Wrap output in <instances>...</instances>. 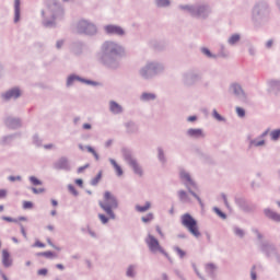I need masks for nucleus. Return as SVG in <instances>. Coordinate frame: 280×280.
<instances>
[{
	"label": "nucleus",
	"mask_w": 280,
	"mask_h": 280,
	"mask_svg": "<svg viewBox=\"0 0 280 280\" xmlns=\"http://www.w3.org/2000/svg\"><path fill=\"white\" fill-rule=\"evenodd\" d=\"M100 207L105 211V213H107V215H109V218H112V220H115L113 209H117V207H119L115 195H113L110 191H105L104 201H100Z\"/></svg>",
	"instance_id": "f257e3e1"
},
{
	"label": "nucleus",
	"mask_w": 280,
	"mask_h": 280,
	"mask_svg": "<svg viewBox=\"0 0 280 280\" xmlns=\"http://www.w3.org/2000/svg\"><path fill=\"white\" fill-rule=\"evenodd\" d=\"M182 224L187 231L194 235V237H200V229L198 228V221L189 213L182 215Z\"/></svg>",
	"instance_id": "f03ea898"
},
{
	"label": "nucleus",
	"mask_w": 280,
	"mask_h": 280,
	"mask_svg": "<svg viewBox=\"0 0 280 280\" xmlns=\"http://www.w3.org/2000/svg\"><path fill=\"white\" fill-rule=\"evenodd\" d=\"M147 246L151 250V253H161L166 257V259H170V254L163 249V246H161V243H159V240L154 237L153 235L149 234L148 237L145 238Z\"/></svg>",
	"instance_id": "7ed1b4c3"
},
{
	"label": "nucleus",
	"mask_w": 280,
	"mask_h": 280,
	"mask_svg": "<svg viewBox=\"0 0 280 280\" xmlns=\"http://www.w3.org/2000/svg\"><path fill=\"white\" fill-rule=\"evenodd\" d=\"M78 31L79 34H86L88 36H93V34L97 33V27L95 26V24L82 20L78 24Z\"/></svg>",
	"instance_id": "20e7f679"
},
{
	"label": "nucleus",
	"mask_w": 280,
	"mask_h": 280,
	"mask_svg": "<svg viewBox=\"0 0 280 280\" xmlns=\"http://www.w3.org/2000/svg\"><path fill=\"white\" fill-rule=\"evenodd\" d=\"M105 51H109L110 54H120L121 51V47L117 46V44L113 43V42H106L103 45Z\"/></svg>",
	"instance_id": "39448f33"
},
{
	"label": "nucleus",
	"mask_w": 280,
	"mask_h": 280,
	"mask_svg": "<svg viewBox=\"0 0 280 280\" xmlns=\"http://www.w3.org/2000/svg\"><path fill=\"white\" fill-rule=\"evenodd\" d=\"M105 32L107 34H116L117 36H124V28L117 25H107L105 26Z\"/></svg>",
	"instance_id": "423d86ee"
},
{
	"label": "nucleus",
	"mask_w": 280,
	"mask_h": 280,
	"mask_svg": "<svg viewBox=\"0 0 280 280\" xmlns=\"http://www.w3.org/2000/svg\"><path fill=\"white\" fill-rule=\"evenodd\" d=\"M2 264L4 268H10V266H12V258L10 257V252H8V249L2 250Z\"/></svg>",
	"instance_id": "0eeeda50"
},
{
	"label": "nucleus",
	"mask_w": 280,
	"mask_h": 280,
	"mask_svg": "<svg viewBox=\"0 0 280 280\" xmlns=\"http://www.w3.org/2000/svg\"><path fill=\"white\" fill-rule=\"evenodd\" d=\"M4 100H16V97H21V90L13 89L7 93L3 94Z\"/></svg>",
	"instance_id": "6e6552de"
},
{
	"label": "nucleus",
	"mask_w": 280,
	"mask_h": 280,
	"mask_svg": "<svg viewBox=\"0 0 280 280\" xmlns=\"http://www.w3.org/2000/svg\"><path fill=\"white\" fill-rule=\"evenodd\" d=\"M129 165L132 167L135 174H138V176H143V170H141V166H139L137 161L129 160Z\"/></svg>",
	"instance_id": "1a4fd4ad"
},
{
	"label": "nucleus",
	"mask_w": 280,
	"mask_h": 280,
	"mask_svg": "<svg viewBox=\"0 0 280 280\" xmlns=\"http://www.w3.org/2000/svg\"><path fill=\"white\" fill-rule=\"evenodd\" d=\"M14 10H15L14 22L19 23V20L21 19V0H14Z\"/></svg>",
	"instance_id": "9d476101"
},
{
	"label": "nucleus",
	"mask_w": 280,
	"mask_h": 280,
	"mask_svg": "<svg viewBox=\"0 0 280 280\" xmlns=\"http://www.w3.org/2000/svg\"><path fill=\"white\" fill-rule=\"evenodd\" d=\"M4 222H13L14 224H19V222H27L26 217H20L18 219H13L12 217H2Z\"/></svg>",
	"instance_id": "9b49d317"
},
{
	"label": "nucleus",
	"mask_w": 280,
	"mask_h": 280,
	"mask_svg": "<svg viewBox=\"0 0 280 280\" xmlns=\"http://www.w3.org/2000/svg\"><path fill=\"white\" fill-rule=\"evenodd\" d=\"M188 135L195 137V139H202V137H205L202 129H189Z\"/></svg>",
	"instance_id": "f8f14e48"
},
{
	"label": "nucleus",
	"mask_w": 280,
	"mask_h": 280,
	"mask_svg": "<svg viewBox=\"0 0 280 280\" xmlns=\"http://www.w3.org/2000/svg\"><path fill=\"white\" fill-rule=\"evenodd\" d=\"M180 179L186 184V185H195L194 180H191V176H189V173H186L185 171L180 172Z\"/></svg>",
	"instance_id": "ddd939ff"
},
{
	"label": "nucleus",
	"mask_w": 280,
	"mask_h": 280,
	"mask_svg": "<svg viewBox=\"0 0 280 280\" xmlns=\"http://www.w3.org/2000/svg\"><path fill=\"white\" fill-rule=\"evenodd\" d=\"M109 162L112 163L117 176H124V170H121V166H119V164H117L113 159H110Z\"/></svg>",
	"instance_id": "4468645a"
},
{
	"label": "nucleus",
	"mask_w": 280,
	"mask_h": 280,
	"mask_svg": "<svg viewBox=\"0 0 280 280\" xmlns=\"http://www.w3.org/2000/svg\"><path fill=\"white\" fill-rule=\"evenodd\" d=\"M68 167H69V162L65 158L60 159L59 162L57 163L58 170H68Z\"/></svg>",
	"instance_id": "2eb2a0df"
},
{
	"label": "nucleus",
	"mask_w": 280,
	"mask_h": 280,
	"mask_svg": "<svg viewBox=\"0 0 280 280\" xmlns=\"http://www.w3.org/2000/svg\"><path fill=\"white\" fill-rule=\"evenodd\" d=\"M109 108H110L112 113H115L116 115H119V113H121L120 105L115 102H110Z\"/></svg>",
	"instance_id": "dca6fc26"
},
{
	"label": "nucleus",
	"mask_w": 280,
	"mask_h": 280,
	"mask_svg": "<svg viewBox=\"0 0 280 280\" xmlns=\"http://www.w3.org/2000/svg\"><path fill=\"white\" fill-rule=\"evenodd\" d=\"M37 257H46V259H54V257H56V254H54L52 252H40L37 253Z\"/></svg>",
	"instance_id": "f3484780"
},
{
	"label": "nucleus",
	"mask_w": 280,
	"mask_h": 280,
	"mask_svg": "<svg viewBox=\"0 0 280 280\" xmlns=\"http://www.w3.org/2000/svg\"><path fill=\"white\" fill-rule=\"evenodd\" d=\"M150 207H152V205L150 203V201H147L144 206H137L136 209L140 213H145V211H148Z\"/></svg>",
	"instance_id": "a211bd4d"
},
{
	"label": "nucleus",
	"mask_w": 280,
	"mask_h": 280,
	"mask_svg": "<svg viewBox=\"0 0 280 280\" xmlns=\"http://www.w3.org/2000/svg\"><path fill=\"white\" fill-rule=\"evenodd\" d=\"M179 199L182 200V202H191V199H189V195H187L185 192V190H180L178 192Z\"/></svg>",
	"instance_id": "6ab92c4d"
},
{
	"label": "nucleus",
	"mask_w": 280,
	"mask_h": 280,
	"mask_svg": "<svg viewBox=\"0 0 280 280\" xmlns=\"http://www.w3.org/2000/svg\"><path fill=\"white\" fill-rule=\"evenodd\" d=\"M232 90L234 95H242V86H240L238 84H233L232 85Z\"/></svg>",
	"instance_id": "aec40b11"
},
{
	"label": "nucleus",
	"mask_w": 280,
	"mask_h": 280,
	"mask_svg": "<svg viewBox=\"0 0 280 280\" xmlns=\"http://www.w3.org/2000/svg\"><path fill=\"white\" fill-rule=\"evenodd\" d=\"M270 137L273 141H277V139H279V137H280V129H276V130L271 131Z\"/></svg>",
	"instance_id": "412c9836"
},
{
	"label": "nucleus",
	"mask_w": 280,
	"mask_h": 280,
	"mask_svg": "<svg viewBox=\"0 0 280 280\" xmlns=\"http://www.w3.org/2000/svg\"><path fill=\"white\" fill-rule=\"evenodd\" d=\"M238 40H240V35L234 34L230 37L229 43L230 45H235V43H238Z\"/></svg>",
	"instance_id": "4be33fe9"
},
{
	"label": "nucleus",
	"mask_w": 280,
	"mask_h": 280,
	"mask_svg": "<svg viewBox=\"0 0 280 280\" xmlns=\"http://www.w3.org/2000/svg\"><path fill=\"white\" fill-rule=\"evenodd\" d=\"M152 220H154V214H152V213H149V214L142 217V222H144L145 224L148 222H152Z\"/></svg>",
	"instance_id": "5701e85b"
},
{
	"label": "nucleus",
	"mask_w": 280,
	"mask_h": 280,
	"mask_svg": "<svg viewBox=\"0 0 280 280\" xmlns=\"http://www.w3.org/2000/svg\"><path fill=\"white\" fill-rule=\"evenodd\" d=\"M100 180H102V172H100L91 182V185L95 186L97 185V183H100Z\"/></svg>",
	"instance_id": "b1692460"
},
{
	"label": "nucleus",
	"mask_w": 280,
	"mask_h": 280,
	"mask_svg": "<svg viewBox=\"0 0 280 280\" xmlns=\"http://www.w3.org/2000/svg\"><path fill=\"white\" fill-rule=\"evenodd\" d=\"M156 96L154 94H150V93H144L142 94V100H144L145 102L150 101V100H154Z\"/></svg>",
	"instance_id": "393cba45"
},
{
	"label": "nucleus",
	"mask_w": 280,
	"mask_h": 280,
	"mask_svg": "<svg viewBox=\"0 0 280 280\" xmlns=\"http://www.w3.org/2000/svg\"><path fill=\"white\" fill-rule=\"evenodd\" d=\"M156 4L160 8H165L166 5H170V0H156Z\"/></svg>",
	"instance_id": "a878e982"
},
{
	"label": "nucleus",
	"mask_w": 280,
	"mask_h": 280,
	"mask_svg": "<svg viewBox=\"0 0 280 280\" xmlns=\"http://www.w3.org/2000/svg\"><path fill=\"white\" fill-rule=\"evenodd\" d=\"M86 150H88V152H91V154H93V156L95 158L96 161H100V155L97 154V152H95V149L88 147Z\"/></svg>",
	"instance_id": "bb28decb"
},
{
	"label": "nucleus",
	"mask_w": 280,
	"mask_h": 280,
	"mask_svg": "<svg viewBox=\"0 0 280 280\" xmlns=\"http://www.w3.org/2000/svg\"><path fill=\"white\" fill-rule=\"evenodd\" d=\"M34 203L32 201H23V209H33Z\"/></svg>",
	"instance_id": "cd10ccee"
},
{
	"label": "nucleus",
	"mask_w": 280,
	"mask_h": 280,
	"mask_svg": "<svg viewBox=\"0 0 280 280\" xmlns=\"http://www.w3.org/2000/svg\"><path fill=\"white\" fill-rule=\"evenodd\" d=\"M68 189H69L70 194H72L73 196H78V190L75 189V186L69 185Z\"/></svg>",
	"instance_id": "c85d7f7f"
},
{
	"label": "nucleus",
	"mask_w": 280,
	"mask_h": 280,
	"mask_svg": "<svg viewBox=\"0 0 280 280\" xmlns=\"http://www.w3.org/2000/svg\"><path fill=\"white\" fill-rule=\"evenodd\" d=\"M127 277H135V267H129L127 269Z\"/></svg>",
	"instance_id": "c756f323"
},
{
	"label": "nucleus",
	"mask_w": 280,
	"mask_h": 280,
	"mask_svg": "<svg viewBox=\"0 0 280 280\" xmlns=\"http://www.w3.org/2000/svg\"><path fill=\"white\" fill-rule=\"evenodd\" d=\"M214 211H215V213H217L220 218H222L223 220H226V214H224L223 212H221L220 209L214 208Z\"/></svg>",
	"instance_id": "7c9ffc66"
},
{
	"label": "nucleus",
	"mask_w": 280,
	"mask_h": 280,
	"mask_svg": "<svg viewBox=\"0 0 280 280\" xmlns=\"http://www.w3.org/2000/svg\"><path fill=\"white\" fill-rule=\"evenodd\" d=\"M47 272H48V270L47 269H39L38 271H37V275L39 276V277H47Z\"/></svg>",
	"instance_id": "2f4dec72"
},
{
	"label": "nucleus",
	"mask_w": 280,
	"mask_h": 280,
	"mask_svg": "<svg viewBox=\"0 0 280 280\" xmlns=\"http://www.w3.org/2000/svg\"><path fill=\"white\" fill-rule=\"evenodd\" d=\"M30 180L33 185H42L40 180L34 176H32Z\"/></svg>",
	"instance_id": "473e14b6"
},
{
	"label": "nucleus",
	"mask_w": 280,
	"mask_h": 280,
	"mask_svg": "<svg viewBox=\"0 0 280 280\" xmlns=\"http://www.w3.org/2000/svg\"><path fill=\"white\" fill-rule=\"evenodd\" d=\"M270 220H275V222H280V214H278L277 212H273L271 214V219Z\"/></svg>",
	"instance_id": "72a5a7b5"
},
{
	"label": "nucleus",
	"mask_w": 280,
	"mask_h": 280,
	"mask_svg": "<svg viewBox=\"0 0 280 280\" xmlns=\"http://www.w3.org/2000/svg\"><path fill=\"white\" fill-rule=\"evenodd\" d=\"M236 113H237L238 117H244V115H246V112L241 107L236 108Z\"/></svg>",
	"instance_id": "f704fd0d"
},
{
	"label": "nucleus",
	"mask_w": 280,
	"mask_h": 280,
	"mask_svg": "<svg viewBox=\"0 0 280 280\" xmlns=\"http://www.w3.org/2000/svg\"><path fill=\"white\" fill-rule=\"evenodd\" d=\"M33 246L35 248H45V243H40V241H36Z\"/></svg>",
	"instance_id": "c9c22d12"
},
{
	"label": "nucleus",
	"mask_w": 280,
	"mask_h": 280,
	"mask_svg": "<svg viewBox=\"0 0 280 280\" xmlns=\"http://www.w3.org/2000/svg\"><path fill=\"white\" fill-rule=\"evenodd\" d=\"M255 266L252 268V271H250V278L253 279V280H257V272L255 271Z\"/></svg>",
	"instance_id": "e433bc0d"
},
{
	"label": "nucleus",
	"mask_w": 280,
	"mask_h": 280,
	"mask_svg": "<svg viewBox=\"0 0 280 280\" xmlns=\"http://www.w3.org/2000/svg\"><path fill=\"white\" fill-rule=\"evenodd\" d=\"M98 218L103 224H106L108 222V218L104 214H98Z\"/></svg>",
	"instance_id": "4c0bfd02"
},
{
	"label": "nucleus",
	"mask_w": 280,
	"mask_h": 280,
	"mask_svg": "<svg viewBox=\"0 0 280 280\" xmlns=\"http://www.w3.org/2000/svg\"><path fill=\"white\" fill-rule=\"evenodd\" d=\"M8 196V190L5 189H0V200H3Z\"/></svg>",
	"instance_id": "58836bf2"
},
{
	"label": "nucleus",
	"mask_w": 280,
	"mask_h": 280,
	"mask_svg": "<svg viewBox=\"0 0 280 280\" xmlns=\"http://www.w3.org/2000/svg\"><path fill=\"white\" fill-rule=\"evenodd\" d=\"M234 233L235 235H238V237H244V231H242L241 229H235Z\"/></svg>",
	"instance_id": "ea45409f"
},
{
	"label": "nucleus",
	"mask_w": 280,
	"mask_h": 280,
	"mask_svg": "<svg viewBox=\"0 0 280 280\" xmlns=\"http://www.w3.org/2000/svg\"><path fill=\"white\" fill-rule=\"evenodd\" d=\"M213 117L217 118L218 121H222V119H223L222 116H220L218 114V110H215V109L213 110Z\"/></svg>",
	"instance_id": "a19ab883"
},
{
	"label": "nucleus",
	"mask_w": 280,
	"mask_h": 280,
	"mask_svg": "<svg viewBox=\"0 0 280 280\" xmlns=\"http://www.w3.org/2000/svg\"><path fill=\"white\" fill-rule=\"evenodd\" d=\"M275 212L272 211V210H270V209H267V210H265V215L267 217V218H272V214H273Z\"/></svg>",
	"instance_id": "79ce46f5"
},
{
	"label": "nucleus",
	"mask_w": 280,
	"mask_h": 280,
	"mask_svg": "<svg viewBox=\"0 0 280 280\" xmlns=\"http://www.w3.org/2000/svg\"><path fill=\"white\" fill-rule=\"evenodd\" d=\"M202 54L208 56V58H211L213 55H211V51L208 48H202Z\"/></svg>",
	"instance_id": "37998d69"
},
{
	"label": "nucleus",
	"mask_w": 280,
	"mask_h": 280,
	"mask_svg": "<svg viewBox=\"0 0 280 280\" xmlns=\"http://www.w3.org/2000/svg\"><path fill=\"white\" fill-rule=\"evenodd\" d=\"M207 270H209L210 272H213V270H215V265H213V264H208V265H207Z\"/></svg>",
	"instance_id": "c03bdc74"
},
{
	"label": "nucleus",
	"mask_w": 280,
	"mask_h": 280,
	"mask_svg": "<svg viewBox=\"0 0 280 280\" xmlns=\"http://www.w3.org/2000/svg\"><path fill=\"white\" fill-rule=\"evenodd\" d=\"M89 168V164L84 165V166H80L78 168V174H82V172H84V170Z\"/></svg>",
	"instance_id": "a18cd8bd"
},
{
	"label": "nucleus",
	"mask_w": 280,
	"mask_h": 280,
	"mask_svg": "<svg viewBox=\"0 0 280 280\" xmlns=\"http://www.w3.org/2000/svg\"><path fill=\"white\" fill-rule=\"evenodd\" d=\"M20 226H21V233L23 237L27 238V232H25V228L23 226V224H20Z\"/></svg>",
	"instance_id": "49530a36"
},
{
	"label": "nucleus",
	"mask_w": 280,
	"mask_h": 280,
	"mask_svg": "<svg viewBox=\"0 0 280 280\" xmlns=\"http://www.w3.org/2000/svg\"><path fill=\"white\" fill-rule=\"evenodd\" d=\"M259 145H264V141H260V142H252L250 147L252 148H257Z\"/></svg>",
	"instance_id": "de8ad7c7"
},
{
	"label": "nucleus",
	"mask_w": 280,
	"mask_h": 280,
	"mask_svg": "<svg viewBox=\"0 0 280 280\" xmlns=\"http://www.w3.org/2000/svg\"><path fill=\"white\" fill-rule=\"evenodd\" d=\"M176 253H177V255H179V257L185 256V252L183 249L178 248V247L176 248Z\"/></svg>",
	"instance_id": "09e8293b"
},
{
	"label": "nucleus",
	"mask_w": 280,
	"mask_h": 280,
	"mask_svg": "<svg viewBox=\"0 0 280 280\" xmlns=\"http://www.w3.org/2000/svg\"><path fill=\"white\" fill-rule=\"evenodd\" d=\"M155 229H156L160 237H165V234H163V231L161 230V226L158 225Z\"/></svg>",
	"instance_id": "8fccbe9b"
},
{
	"label": "nucleus",
	"mask_w": 280,
	"mask_h": 280,
	"mask_svg": "<svg viewBox=\"0 0 280 280\" xmlns=\"http://www.w3.org/2000/svg\"><path fill=\"white\" fill-rule=\"evenodd\" d=\"M191 196H194V198H196L199 202V205H201L202 207V199H200V197H198V195H196V192H191Z\"/></svg>",
	"instance_id": "3c124183"
},
{
	"label": "nucleus",
	"mask_w": 280,
	"mask_h": 280,
	"mask_svg": "<svg viewBox=\"0 0 280 280\" xmlns=\"http://www.w3.org/2000/svg\"><path fill=\"white\" fill-rule=\"evenodd\" d=\"M32 191L34 194H43L45 190L44 189H36V188H33Z\"/></svg>",
	"instance_id": "603ef678"
},
{
	"label": "nucleus",
	"mask_w": 280,
	"mask_h": 280,
	"mask_svg": "<svg viewBox=\"0 0 280 280\" xmlns=\"http://www.w3.org/2000/svg\"><path fill=\"white\" fill-rule=\"evenodd\" d=\"M75 185L82 187V185H84V182H82V179H75Z\"/></svg>",
	"instance_id": "864d4df0"
},
{
	"label": "nucleus",
	"mask_w": 280,
	"mask_h": 280,
	"mask_svg": "<svg viewBox=\"0 0 280 280\" xmlns=\"http://www.w3.org/2000/svg\"><path fill=\"white\" fill-rule=\"evenodd\" d=\"M73 80H75V77H70L67 82L68 85L73 84Z\"/></svg>",
	"instance_id": "5fc2aeb1"
},
{
	"label": "nucleus",
	"mask_w": 280,
	"mask_h": 280,
	"mask_svg": "<svg viewBox=\"0 0 280 280\" xmlns=\"http://www.w3.org/2000/svg\"><path fill=\"white\" fill-rule=\"evenodd\" d=\"M83 129L84 130H91V124H84Z\"/></svg>",
	"instance_id": "6e6d98bb"
},
{
	"label": "nucleus",
	"mask_w": 280,
	"mask_h": 280,
	"mask_svg": "<svg viewBox=\"0 0 280 280\" xmlns=\"http://www.w3.org/2000/svg\"><path fill=\"white\" fill-rule=\"evenodd\" d=\"M56 268H58V270H65V266L62 264H57Z\"/></svg>",
	"instance_id": "4d7b16f0"
},
{
	"label": "nucleus",
	"mask_w": 280,
	"mask_h": 280,
	"mask_svg": "<svg viewBox=\"0 0 280 280\" xmlns=\"http://www.w3.org/2000/svg\"><path fill=\"white\" fill-rule=\"evenodd\" d=\"M51 205H52V207H58V201H56V199H52Z\"/></svg>",
	"instance_id": "13d9d810"
},
{
	"label": "nucleus",
	"mask_w": 280,
	"mask_h": 280,
	"mask_svg": "<svg viewBox=\"0 0 280 280\" xmlns=\"http://www.w3.org/2000/svg\"><path fill=\"white\" fill-rule=\"evenodd\" d=\"M196 116H190V117H188V121H196Z\"/></svg>",
	"instance_id": "bf43d9fd"
},
{
	"label": "nucleus",
	"mask_w": 280,
	"mask_h": 280,
	"mask_svg": "<svg viewBox=\"0 0 280 280\" xmlns=\"http://www.w3.org/2000/svg\"><path fill=\"white\" fill-rule=\"evenodd\" d=\"M267 47H269V48L272 47V39L267 42Z\"/></svg>",
	"instance_id": "052dcab7"
},
{
	"label": "nucleus",
	"mask_w": 280,
	"mask_h": 280,
	"mask_svg": "<svg viewBox=\"0 0 280 280\" xmlns=\"http://www.w3.org/2000/svg\"><path fill=\"white\" fill-rule=\"evenodd\" d=\"M57 47L60 49L62 47V42H57Z\"/></svg>",
	"instance_id": "680f3d73"
},
{
	"label": "nucleus",
	"mask_w": 280,
	"mask_h": 280,
	"mask_svg": "<svg viewBox=\"0 0 280 280\" xmlns=\"http://www.w3.org/2000/svg\"><path fill=\"white\" fill-rule=\"evenodd\" d=\"M162 280H167V273L162 275Z\"/></svg>",
	"instance_id": "e2e57ef3"
},
{
	"label": "nucleus",
	"mask_w": 280,
	"mask_h": 280,
	"mask_svg": "<svg viewBox=\"0 0 280 280\" xmlns=\"http://www.w3.org/2000/svg\"><path fill=\"white\" fill-rule=\"evenodd\" d=\"M51 148H54V145H51V144H48L45 147L46 150H51Z\"/></svg>",
	"instance_id": "0e129e2a"
},
{
	"label": "nucleus",
	"mask_w": 280,
	"mask_h": 280,
	"mask_svg": "<svg viewBox=\"0 0 280 280\" xmlns=\"http://www.w3.org/2000/svg\"><path fill=\"white\" fill-rule=\"evenodd\" d=\"M47 229L48 231H54V225H48Z\"/></svg>",
	"instance_id": "69168bd1"
},
{
	"label": "nucleus",
	"mask_w": 280,
	"mask_h": 280,
	"mask_svg": "<svg viewBox=\"0 0 280 280\" xmlns=\"http://www.w3.org/2000/svg\"><path fill=\"white\" fill-rule=\"evenodd\" d=\"M223 200H224V203L228 206L229 202L226 201V196L223 195Z\"/></svg>",
	"instance_id": "338daca9"
},
{
	"label": "nucleus",
	"mask_w": 280,
	"mask_h": 280,
	"mask_svg": "<svg viewBox=\"0 0 280 280\" xmlns=\"http://www.w3.org/2000/svg\"><path fill=\"white\" fill-rule=\"evenodd\" d=\"M2 279L3 280H8V277H5V275L2 276Z\"/></svg>",
	"instance_id": "774afa93"
}]
</instances>
